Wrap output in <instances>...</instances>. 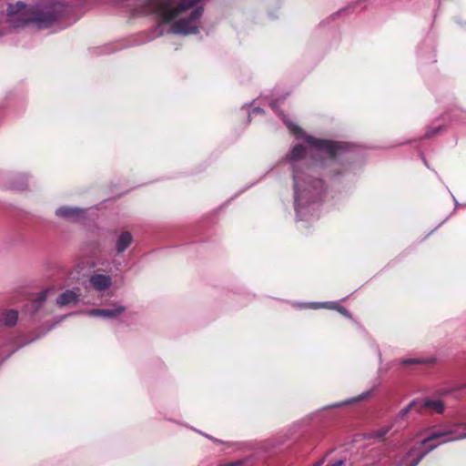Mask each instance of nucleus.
<instances>
[{
	"mask_svg": "<svg viewBox=\"0 0 466 466\" xmlns=\"http://www.w3.org/2000/svg\"><path fill=\"white\" fill-rule=\"evenodd\" d=\"M391 429V426H384L374 432V436L378 438L384 437Z\"/></svg>",
	"mask_w": 466,
	"mask_h": 466,
	"instance_id": "17",
	"label": "nucleus"
},
{
	"mask_svg": "<svg viewBox=\"0 0 466 466\" xmlns=\"http://www.w3.org/2000/svg\"><path fill=\"white\" fill-rule=\"evenodd\" d=\"M55 290L54 288L47 289L39 293L38 297L35 299V303H37L40 306L47 298V296Z\"/></svg>",
	"mask_w": 466,
	"mask_h": 466,
	"instance_id": "16",
	"label": "nucleus"
},
{
	"mask_svg": "<svg viewBox=\"0 0 466 466\" xmlns=\"http://www.w3.org/2000/svg\"><path fill=\"white\" fill-rule=\"evenodd\" d=\"M305 155L306 148L301 145H297L288 157L293 170L295 208L298 212L308 201L317 200L323 191V182L319 179L310 180L309 186L307 185L304 172L300 170V160L304 158Z\"/></svg>",
	"mask_w": 466,
	"mask_h": 466,
	"instance_id": "2",
	"label": "nucleus"
},
{
	"mask_svg": "<svg viewBox=\"0 0 466 466\" xmlns=\"http://www.w3.org/2000/svg\"><path fill=\"white\" fill-rule=\"evenodd\" d=\"M133 238L128 231L122 232L116 242V250L117 253H123L132 243Z\"/></svg>",
	"mask_w": 466,
	"mask_h": 466,
	"instance_id": "12",
	"label": "nucleus"
},
{
	"mask_svg": "<svg viewBox=\"0 0 466 466\" xmlns=\"http://www.w3.org/2000/svg\"><path fill=\"white\" fill-rule=\"evenodd\" d=\"M18 319V311L15 309H4L0 313V323L6 327H13Z\"/></svg>",
	"mask_w": 466,
	"mask_h": 466,
	"instance_id": "11",
	"label": "nucleus"
},
{
	"mask_svg": "<svg viewBox=\"0 0 466 466\" xmlns=\"http://www.w3.org/2000/svg\"><path fill=\"white\" fill-rule=\"evenodd\" d=\"M79 289H67L56 298V304L59 307L76 305L79 301Z\"/></svg>",
	"mask_w": 466,
	"mask_h": 466,
	"instance_id": "7",
	"label": "nucleus"
},
{
	"mask_svg": "<svg viewBox=\"0 0 466 466\" xmlns=\"http://www.w3.org/2000/svg\"><path fill=\"white\" fill-rule=\"evenodd\" d=\"M419 404H420V400H412V401H410L406 407H404L403 409H401L399 411L397 417L399 419H404L412 409L417 408V410H418L419 409Z\"/></svg>",
	"mask_w": 466,
	"mask_h": 466,
	"instance_id": "15",
	"label": "nucleus"
},
{
	"mask_svg": "<svg viewBox=\"0 0 466 466\" xmlns=\"http://www.w3.org/2000/svg\"><path fill=\"white\" fill-rule=\"evenodd\" d=\"M342 463H343L342 461H338L333 463L328 464L327 466H341Z\"/></svg>",
	"mask_w": 466,
	"mask_h": 466,
	"instance_id": "18",
	"label": "nucleus"
},
{
	"mask_svg": "<svg viewBox=\"0 0 466 466\" xmlns=\"http://www.w3.org/2000/svg\"><path fill=\"white\" fill-rule=\"evenodd\" d=\"M255 113H262V110L260 108H255V109H253L252 114H255Z\"/></svg>",
	"mask_w": 466,
	"mask_h": 466,
	"instance_id": "21",
	"label": "nucleus"
},
{
	"mask_svg": "<svg viewBox=\"0 0 466 466\" xmlns=\"http://www.w3.org/2000/svg\"><path fill=\"white\" fill-rule=\"evenodd\" d=\"M203 11V0H177V34H197Z\"/></svg>",
	"mask_w": 466,
	"mask_h": 466,
	"instance_id": "4",
	"label": "nucleus"
},
{
	"mask_svg": "<svg viewBox=\"0 0 466 466\" xmlns=\"http://www.w3.org/2000/svg\"><path fill=\"white\" fill-rule=\"evenodd\" d=\"M91 286L97 291H104L111 287L112 279L109 275L94 274L90 277Z\"/></svg>",
	"mask_w": 466,
	"mask_h": 466,
	"instance_id": "8",
	"label": "nucleus"
},
{
	"mask_svg": "<svg viewBox=\"0 0 466 466\" xmlns=\"http://www.w3.org/2000/svg\"><path fill=\"white\" fill-rule=\"evenodd\" d=\"M56 216L76 221L84 216V209L72 207H61L56 211Z\"/></svg>",
	"mask_w": 466,
	"mask_h": 466,
	"instance_id": "9",
	"label": "nucleus"
},
{
	"mask_svg": "<svg viewBox=\"0 0 466 466\" xmlns=\"http://www.w3.org/2000/svg\"><path fill=\"white\" fill-rule=\"evenodd\" d=\"M433 361H434L433 359L407 358V359H402L400 360V364H402V365L428 364V363H432Z\"/></svg>",
	"mask_w": 466,
	"mask_h": 466,
	"instance_id": "14",
	"label": "nucleus"
},
{
	"mask_svg": "<svg viewBox=\"0 0 466 466\" xmlns=\"http://www.w3.org/2000/svg\"><path fill=\"white\" fill-rule=\"evenodd\" d=\"M339 406H340V404H335L332 407H339Z\"/></svg>",
	"mask_w": 466,
	"mask_h": 466,
	"instance_id": "23",
	"label": "nucleus"
},
{
	"mask_svg": "<svg viewBox=\"0 0 466 466\" xmlns=\"http://www.w3.org/2000/svg\"><path fill=\"white\" fill-rule=\"evenodd\" d=\"M339 311H340L342 314H344V315H347V316L349 315L348 310H347L346 309L340 308V309H339Z\"/></svg>",
	"mask_w": 466,
	"mask_h": 466,
	"instance_id": "20",
	"label": "nucleus"
},
{
	"mask_svg": "<svg viewBox=\"0 0 466 466\" xmlns=\"http://www.w3.org/2000/svg\"><path fill=\"white\" fill-rule=\"evenodd\" d=\"M370 395V391H367L363 394H361L360 397H359V400H361V399H364V398H367Z\"/></svg>",
	"mask_w": 466,
	"mask_h": 466,
	"instance_id": "19",
	"label": "nucleus"
},
{
	"mask_svg": "<svg viewBox=\"0 0 466 466\" xmlns=\"http://www.w3.org/2000/svg\"><path fill=\"white\" fill-rule=\"evenodd\" d=\"M272 108H273V110H276V106L272 105Z\"/></svg>",
	"mask_w": 466,
	"mask_h": 466,
	"instance_id": "22",
	"label": "nucleus"
},
{
	"mask_svg": "<svg viewBox=\"0 0 466 466\" xmlns=\"http://www.w3.org/2000/svg\"><path fill=\"white\" fill-rule=\"evenodd\" d=\"M284 121L288 128L297 138L305 139L311 147L320 152L327 153L329 157H335L339 151L345 150L348 147V145L345 143L322 140L308 136L300 127L293 125L286 119H284Z\"/></svg>",
	"mask_w": 466,
	"mask_h": 466,
	"instance_id": "6",
	"label": "nucleus"
},
{
	"mask_svg": "<svg viewBox=\"0 0 466 466\" xmlns=\"http://www.w3.org/2000/svg\"><path fill=\"white\" fill-rule=\"evenodd\" d=\"M134 6L145 14H154L157 17V34L160 36L165 33L175 32V3L174 0H133Z\"/></svg>",
	"mask_w": 466,
	"mask_h": 466,
	"instance_id": "3",
	"label": "nucleus"
},
{
	"mask_svg": "<svg viewBox=\"0 0 466 466\" xmlns=\"http://www.w3.org/2000/svg\"><path fill=\"white\" fill-rule=\"evenodd\" d=\"M423 408H430L434 410L437 413H442L444 403L440 400H425L420 401L418 411H421Z\"/></svg>",
	"mask_w": 466,
	"mask_h": 466,
	"instance_id": "13",
	"label": "nucleus"
},
{
	"mask_svg": "<svg viewBox=\"0 0 466 466\" xmlns=\"http://www.w3.org/2000/svg\"><path fill=\"white\" fill-rule=\"evenodd\" d=\"M123 306H114L113 309H97L90 311L92 316H100L107 319H114L121 315L125 311Z\"/></svg>",
	"mask_w": 466,
	"mask_h": 466,
	"instance_id": "10",
	"label": "nucleus"
},
{
	"mask_svg": "<svg viewBox=\"0 0 466 466\" xmlns=\"http://www.w3.org/2000/svg\"><path fill=\"white\" fill-rule=\"evenodd\" d=\"M466 439V423H447L432 428L428 436L416 443L405 455L396 459L394 466H417L441 444Z\"/></svg>",
	"mask_w": 466,
	"mask_h": 466,
	"instance_id": "1",
	"label": "nucleus"
},
{
	"mask_svg": "<svg viewBox=\"0 0 466 466\" xmlns=\"http://www.w3.org/2000/svg\"><path fill=\"white\" fill-rule=\"evenodd\" d=\"M9 16H17V20L23 25L35 24L38 27H47L58 18L53 6L39 9L35 6H28L21 1L7 7Z\"/></svg>",
	"mask_w": 466,
	"mask_h": 466,
	"instance_id": "5",
	"label": "nucleus"
}]
</instances>
